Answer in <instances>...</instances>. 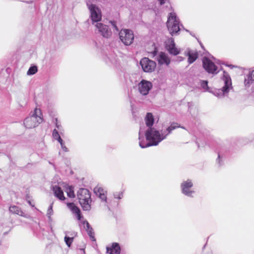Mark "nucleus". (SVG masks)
Masks as SVG:
<instances>
[{"instance_id": "nucleus-29", "label": "nucleus", "mask_w": 254, "mask_h": 254, "mask_svg": "<svg viewBox=\"0 0 254 254\" xmlns=\"http://www.w3.org/2000/svg\"><path fill=\"white\" fill-rule=\"evenodd\" d=\"M110 22L111 23V25H112L113 28L115 29V30H116V31L118 32L119 31V29H118V28L117 26V23L116 21H110Z\"/></svg>"}, {"instance_id": "nucleus-20", "label": "nucleus", "mask_w": 254, "mask_h": 254, "mask_svg": "<svg viewBox=\"0 0 254 254\" xmlns=\"http://www.w3.org/2000/svg\"><path fill=\"white\" fill-rule=\"evenodd\" d=\"M187 55L188 56V63L190 64H192L198 58L197 52L189 51Z\"/></svg>"}, {"instance_id": "nucleus-17", "label": "nucleus", "mask_w": 254, "mask_h": 254, "mask_svg": "<svg viewBox=\"0 0 254 254\" xmlns=\"http://www.w3.org/2000/svg\"><path fill=\"white\" fill-rule=\"evenodd\" d=\"M158 62L160 64H165L168 65L170 63V60L165 53L161 52L158 57Z\"/></svg>"}, {"instance_id": "nucleus-14", "label": "nucleus", "mask_w": 254, "mask_h": 254, "mask_svg": "<svg viewBox=\"0 0 254 254\" xmlns=\"http://www.w3.org/2000/svg\"><path fill=\"white\" fill-rule=\"evenodd\" d=\"M94 192L102 201L107 202V192L103 188L97 186L94 189Z\"/></svg>"}, {"instance_id": "nucleus-9", "label": "nucleus", "mask_w": 254, "mask_h": 254, "mask_svg": "<svg viewBox=\"0 0 254 254\" xmlns=\"http://www.w3.org/2000/svg\"><path fill=\"white\" fill-rule=\"evenodd\" d=\"M87 5L90 12V17L93 23H98V22L101 19V14L99 8L95 4L87 3Z\"/></svg>"}, {"instance_id": "nucleus-18", "label": "nucleus", "mask_w": 254, "mask_h": 254, "mask_svg": "<svg viewBox=\"0 0 254 254\" xmlns=\"http://www.w3.org/2000/svg\"><path fill=\"white\" fill-rule=\"evenodd\" d=\"M107 251L110 254H120L121 248L118 243H113L111 248H107Z\"/></svg>"}, {"instance_id": "nucleus-25", "label": "nucleus", "mask_w": 254, "mask_h": 254, "mask_svg": "<svg viewBox=\"0 0 254 254\" xmlns=\"http://www.w3.org/2000/svg\"><path fill=\"white\" fill-rule=\"evenodd\" d=\"M73 237H68V236H65L64 237V241L66 244V245L69 247L72 243L73 242Z\"/></svg>"}, {"instance_id": "nucleus-37", "label": "nucleus", "mask_w": 254, "mask_h": 254, "mask_svg": "<svg viewBox=\"0 0 254 254\" xmlns=\"http://www.w3.org/2000/svg\"><path fill=\"white\" fill-rule=\"evenodd\" d=\"M227 65V66H229V67H231V68H232V67H234V66H233V65H231H231Z\"/></svg>"}, {"instance_id": "nucleus-30", "label": "nucleus", "mask_w": 254, "mask_h": 254, "mask_svg": "<svg viewBox=\"0 0 254 254\" xmlns=\"http://www.w3.org/2000/svg\"><path fill=\"white\" fill-rule=\"evenodd\" d=\"M62 149L65 151L67 152L68 151V148L64 145V143L61 145Z\"/></svg>"}, {"instance_id": "nucleus-15", "label": "nucleus", "mask_w": 254, "mask_h": 254, "mask_svg": "<svg viewBox=\"0 0 254 254\" xmlns=\"http://www.w3.org/2000/svg\"><path fill=\"white\" fill-rule=\"evenodd\" d=\"M53 191L54 195L61 200H64L65 197L61 187L57 185L53 186Z\"/></svg>"}, {"instance_id": "nucleus-21", "label": "nucleus", "mask_w": 254, "mask_h": 254, "mask_svg": "<svg viewBox=\"0 0 254 254\" xmlns=\"http://www.w3.org/2000/svg\"><path fill=\"white\" fill-rule=\"evenodd\" d=\"M85 225H86V231L88 233V235L90 237L92 241H95V239L94 237V233L93 231V229L90 226L89 223L87 222H85Z\"/></svg>"}, {"instance_id": "nucleus-10", "label": "nucleus", "mask_w": 254, "mask_h": 254, "mask_svg": "<svg viewBox=\"0 0 254 254\" xmlns=\"http://www.w3.org/2000/svg\"><path fill=\"white\" fill-rule=\"evenodd\" d=\"M152 88V83L144 79H142L138 84V91L143 96L147 95Z\"/></svg>"}, {"instance_id": "nucleus-32", "label": "nucleus", "mask_w": 254, "mask_h": 254, "mask_svg": "<svg viewBox=\"0 0 254 254\" xmlns=\"http://www.w3.org/2000/svg\"><path fill=\"white\" fill-rule=\"evenodd\" d=\"M208 82L207 81H203L202 83V86L203 88H205V86H207Z\"/></svg>"}, {"instance_id": "nucleus-24", "label": "nucleus", "mask_w": 254, "mask_h": 254, "mask_svg": "<svg viewBox=\"0 0 254 254\" xmlns=\"http://www.w3.org/2000/svg\"><path fill=\"white\" fill-rule=\"evenodd\" d=\"M37 70H38L37 67L35 65H34V66H31L29 68L27 74L28 75H33L37 72Z\"/></svg>"}, {"instance_id": "nucleus-39", "label": "nucleus", "mask_w": 254, "mask_h": 254, "mask_svg": "<svg viewBox=\"0 0 254 254\" xmlns=\"http://www.w3.org/2000/svg\"><path fill=\"white\" fill-rule=\"evenodd\" d=\"M32 2V1H30V2H27V3H31Z\"/></svg>"}, {"instance_id": "nucleus-3", "label": "nucleus", "mask_w": 254, "mask_h": 254, "mask_svg": "<svg viewBox=\"0 0 254 254\" xmlns=\"http://www.w3.org/2000/svg\"><path fill=\"white\" fill-rule=\"evenodd\" d=\"M77 195L83 210L84 211L90 210L91 209L90 203L92 200L89 190L86 189L81 188L78 190Z\"/></svg>"}, {"instance_id": "nucleus-5", "label": "nucleus", "mask_w": 254, "mask_h": 254, "mask_svg": "<svg viewBox=\"0 0 254 254\" xmlns=\"http://www.w3.org/2000/svg\"><path fill=\"white\" fill-rule=\"evenodd\" d=\"M41 115L40 109L36 108L32 114L24 120L25 127L27 128H32L38 126L43 120Z\"/></svg>"}, {"instance_id": "nucleus-1", "label": "nucleus", "mask_w": 254, "mask_h": 254, "mask_svg": "<svg viewBox=\"0 0 254 254\" xmlns=\"http://www.w3.org/2000/svg\"><path fill=\"white\" fill-rule=\"evenodd\" d=\"M145 124L148 127L147 129L145 131V137L147 143H145L143 140V137H141L140 132H139V144L140 147L144 148L151 146H156L160 142L165 139L167 136L170 134L172 130L181 127L186 129L185 127L181 126L176 122L172 123L170 126L168 127L166 130L164 132L160 133L159 130L154 127H152V126L154 122V119L153 115L150 113H148L145 118Z\"/></svg>"}, {"instance_id": "nucleus-7", "label": "nucleus", "mask_w": 254, "mask_h": 254, "mask_svg": "<svg viewBox=\"0 0 254 254\" xmlns=\"http://www.w3.org/2000/svg\"><path fill=\"white\" fill-rule=\"evenodd\" d=\"M140 64L143 70L146 72H152L156 65L155 62L149 59L148 58H142L140 62Z\"/></svg>"}, {"instance_id": "nucleus-8", "label": "nucleus", "mask_w": 254, "mask_h": 254, "mask_svg": "<svg viewBox=\"0 0 254 254\" xmlns=\"http://www.w3.org/2000/svg\"><path fill=\"white\" fill-rule=\"evenodd\" d=\"M203 67L209 73L216 74L217 67L208 58L204 57L202 59Z\"/></svg>"}, {"instance_id": "nucleus-28", "label": "nucleus", "mask_w": 254, "mask_h": 254, "mask_svg": "<svg viewBox=\"0 0 254 254\" xmlns=\"http://www.w3.org/2000/svg\"><path fill=\"white\" fill-rule=\"evenodd\" d=\"M53 136L56 140H57L59 137H60V135H59V132L56 129H54L53 131Z\"/></svg>"}, {"instance_id": "nucleus-19", "label": "nucleus", "mask_w": 254, "mask_h": 254, "mask_svg": "<svg viewBox=\"0 0 254 254\" xmlns=\"http://www.w3.org/2000/svg\"><path fill=\"white\" fill-rule=\"evenodd\" d=\"M67 205L73 213L77 215L78 220H81L82 216L81 215L79 208L75 206L73 203H68Z\"/></svg>"}, {"instance_id": "nucleus-16", "label": "nucleus", "mask_w": 254, "mask_h": 254, "mask_svg": "<svg viewBox=\"0 0 254 254\" xmlns=\"http://www.w3.org/2000/svg\"><path fill=\"white\" fill-rule=\"evenodd\" d=\"M254 70L249 71L248 73L245 76L244 84L246 88H249L250 87L254 81V79L253 77V73Z\"/></svg>"}, {"instance_id": "nucleus-31", "label": "nucleus", "mask_w": 254, "mask_h": 254, "mask_svg": "<svg viewBox=\"0 0 254 254\" xmlns=\"http://www.w3.org/2000/svg\"><path fill=\"white\" fill-rule=\"evenodd\" d=\"M221 159L220 155H219V154H218V158L216 160V162L219 165V166L221 165Z\"/></svg>"}, {"instance_id": "nucleus-36", "label": "nucleus", "mask_w": 254, "mask_h": 254, "mask_svg": "<svg viewBox=\"0 0 254 254\" xmlns=\"http://www.w3.org/2000/svg\"><path fill=\"white\" fill-rule=\"evenodd\" d=\"M27 202L29 204V205H30L32 207L34 206V205L32 204L30 200H28Z\"/></svg>"}, {"instance_id": "nucleus-13", "label": "nucleus", "mask_w": 254, "mask_h": 254, "mask_svg": "<svg viewBox=\"0 0 254 254\" xmlns=\"http://www.w3.org/2000/svg\"><path fill=\"white\" fill-rule=\"evenodd\" d=\"M166 48L169 53L174 56H176L180 54V50L176 47L174 40L173 38L168 39L166 43Z\"/></svg>"}, {"instance_id": "nucleus-12", "label": "nucleus", "mask_w": 254, "mask_h": 254, "mask_svg": "<svg viewBox=\"0 0 254 254\" xmlns=\"http://www.w3.org/2000/svg\"><path fill=\"white\" fill-rule=\"evenodd\" d=\"M95 26L98 33L104 38H108L112 35V32L107 25L101 23H97Z\"/></svg>"}, {"instance_id": "nucleus-2", "label": "nucleus", "mask_w": 254, "mask_h": 254, "mask_svg": "<svg viewBox=\"0 0 254 254\" xmlns=\"http://www.w3.org/2000/svg\"><path fill=\"white\" fill-rule=\"evenodd\" d=\"M222 79L224 83V86L222 88L215 89L212 92L215 96L219 98L227 96L230 90L232 88L231 78L228 72L223 71Z\"/></svg>"}, {"instance_id": "nucleus-23", "label": "nucleus", "mask_w": 254, "mask_h": 254, "mask_svg": "<svg viewBox=\"0 0 254 254\" xmlns=\"http://www.w3.org/2000/svg\"><path fill=\"white\" fill-rule=\"evenodd\" d=\"M66 191L67 192V196L69 197L73 198L75 197V194L74 193L73 188L72 186H68L66 188Z\"/></svg>"}, {"instance_id": "nucleus-40", "label": "nucleus", "mask_w": 254, "mask_h": 254, "mask_svg": "<svg viewBox=\"0 0 254 254\" xmlns=\"http://www.w3.org/2000/svg\"><path fill=\"white\" fill-rule=\"evenodd\" d=\"M188 104H189V106H190V103H188Z\"/></svg>"}, {"instance_id": "nucleus-22", "label": "nucleus", "mask_w": 254, "mask_h": 254, "mask_svg": "<svg viewBox=\"0 0 254 254\" xmlns=\"http://www.w3.org/2000/svg\"><path fill=\"white\" fill-rule=\"evenodd\" d=\"M9 211L14 214H16L20 216H23L24 213L23 211L17 206H11L9 208Z\"/></svg>"}, {"instance_id": "nucleus-6", "label": "nucleus", "mask_w": 254, "mask_h": 254, "mask_svg": "<svg viewBox=\"0 0 254 254\" xmlns=\"http://www.w3.org/2000/svg\"><path fill=\"white\" fill-rule=\"evenodd\" d=\"M120 39L126 46L130 45L134 40V34L132 31L129 29H122L119 33Z\"/></svg>"}, {"instance_id": "nucleus-41", "label": "nucleus", "mask_w": 254, "mask_h": 254, "mask_svg": "<svg viewBox=\"0 0 254 254\" xmlns=\"http://www.w3.org/2000/svg\"><path fill=\"white\" fill-rule=\"evenodd\" d=\"M186 31L189 32L188 30H186Z\"/></svg>"}, {"instance_id": "nucleus-26", "label": "nucleus", "mask_w": 254, "mask_h": 254, "mask_svg": "<svg viewBox=\"0 0 254 254\" xmlns=\"http://www.w3.org/2000/svg\"><path fill=\"white\" fill-rule=\"evenodd\" d=\"M114 197L117 199H122L123 197V192H116L113 194Z\"/></svg>"}, {"instance_id": "nucleus-38", "label": "nucleus", "mask_w": 254, "mask_h": 254, "mask_svg": "<svg viewBox=\"0 0 254 254\" xmlns=\"http://www.w3.org/2000/svg\"><path fill=\"white\" fill-rule=\"evenodd\" d=\"M196 143L197 144L198 147L199 148L200 147L199 144L197 142Z\"/></svg>"}, {"instance_id": "nucleus-4", "label": "nucleus", "mask_w": 254, "mask_h": 254, "mask_svg": "<svg viewBox=\"0 0 254 254\" xmlns=\"http://www.w3.org/2000/svg\"><path fill=\"white\" fill-rule=\"evenodd\" d=\"M180 20L174 12H171L168 17L167 26L170 33L172 35H177L181 30V26L184 29L182 25H180Z\"/></svg>"}, {"instance_id": "nucleus-33", "label": "nucleus", "mask_w": 254, "mask_h": 254, "mask_svg": "<svg viewBox=\"0 0 254 254\" xmlns=\"http://www.w3.org/2000/svg\"><path fill=\"white\" fill-rule=\"evenodd\" d=\"M56 126L58 129H60V127H61V126L60 124H59L58 123L57 119H56Z\"/></svg>"}, {"instance_id": "nucleus-34", "label": "nucleus", "mask_w": 254, "mask_h": 254, "mask_svg": "<svg viewBox=\"0 0 254 254\" xmlns=\"http://www.w3.org/2000/svg\"><path fill=\"white\" fill-rule=\"evenodd\" d=\"M57 140L60 143L61 145L62 144L64 143V141H63V139L61 138V136L60 137H59V138L57 139Z\"/></svg>"}, {"instance_id": "nucleus-11", "label": "nucleus", "mask_w": 254, "mask_h": 254, "mask_svg": "<svg viewBox=\"0 0 254 254\" xmlns=\"http://www.w3.org/2000/svg\"><path fill=\"white\" fill-rule=\"evenodd\" d=\"M193 187V184L191 180H188L183 182L181 185L182 193L189 197H192V194L194 193L193 190H191Z\"/></svg>"}, {"instance_id": "nucleus-27", "label": "nucleus", "mask_w": 254, "mask_h": 254, "mask_svg": "<svg viewBox=\"0 0 254 254\" xmlns=\"http://www.w3.org/2000/svg\"><path fill=\"white\" fill-rule=\"evenodd\" d=\"M53 203H52L49 207L48 210H47V216L49 218H50L51 216L53 214Z\"/></svg>"}, {"instance_id": "nucleus-35", "label": "nucleus", "mask_w": 254, "mask_h": 254, "mask_svg": "<svg viewBox=\"0 0 254 254\" xmlns=\"http://www.w3.org/2000/svg\"><path fill=\"white\" fill-rule=\"evenodd\" d=\"M160 1V5H163L165 3V0H158Z\"/></svg>"}]
</instances>
